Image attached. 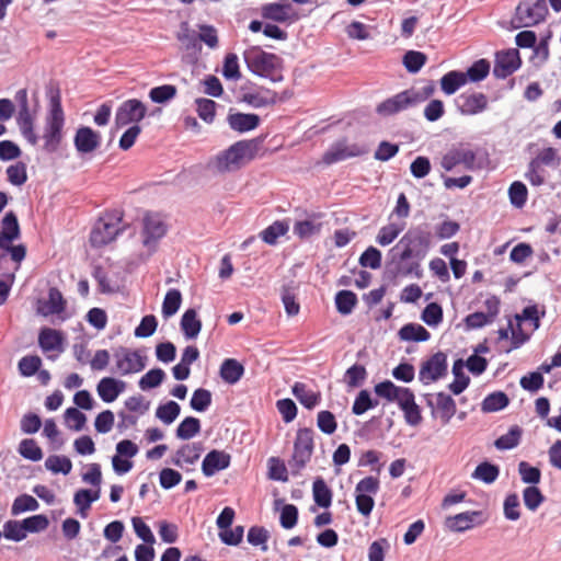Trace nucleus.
I'll list each match as a JSON object with an SVG mask.
<instances>
[{
	"mask_svg": "<svg viewBox=\"0 0 561 561\" xmlns=\"http://www.w3.org/2000/svg\"><path fill=\"white\" fill-rule=\"evenodd\" d=\"M432 244L427 225L411 227L388 252V268L400 276H422L421 261Z\"/></svg>",
	"mask_w": 561,
	"mask_h": 561,
	"instance_id": "1",
	"label": "nucleus"
},
{
	"mask_svg": "<svg viewBox=\"0 0 561 561\" xmlns=\"http://www.w3.org/2000/svg\"><path fill=\"white\" fill-rule=\"evenodd\" d=\"M243 58L253 75L273 83L284 80V60L278 55L264 51L259 46H252L244 50Z\"/></svg>",
	"mask_w": 561,
	"mask_h": 561,
	"instance_id": "2",
	"label": "nucleus"
},
{
	"mask_svg": "<svg viewBox=\"0 0 561 561\" xmlns=\"http://www.w3.org/2000/svg\"><path fill=\"white\" fill-rule=\"evenodd\" d=\"M65 114L61 106L59 89L49 91V112L45 119L43 133V150L54 153L58 150L64 138Z\"/></svg>",
	"mask_w": 561,
	"mask_h": 561,
	"instance_id": "3",
	"label": "nucleus"
},
{
	"mask_svg": "<svg viewBox=\"0 0 561 561\" xmlns=\"http://www.w3.org/2000/svg\"><path fill=\"white\" fill-rule=\"evenodd\" d=\"M489 163V153L483 148L472 149L469 145L459 144L451 147L440 160L442 168L450 172L456 167L462 165L467 171H480Z\"/></svg>",
	"mask_w": 561,
	"mask_h": 561,
	"instance_id": "4",
	"label": "nucleus"
},
{
	"mask_svg": "<svg viewBox=\"0 0 561 561\" xmlns=\"http://www.w3.org/2000/svg\"><path fill=\"white\" fill-rule=\"evenodd\" d=\"M21 237L20 224L14 211L5 213L1 220L0 230V259L9 254L11 260L18 265L26 256V247L24 244H13Z\"/></svg>",
	"mask_w": 561,
	"mask_h": 561,
	"instance_id": "5",
	"label": "nucleus"
},
{
	"mask_svg": "<svg viewBox=\"0 0 561 561\" xmlns=\"http://www.w3.org/2000/svg\"><path fill=\"white\" fill-rule=\"evenodd\" d=\"M545 314V309L539 311L537 305L527 306L520 313H516V327L512 329L511 347L506 352L519 348L527 343L531 337V333L540 328V319Z\"/></svg>",
	"mask_w": 561,
	"mask_h": 561,
	"instance_id": "6",
	"label": "nucleus"
},
{
	"mask_svg": "<svg viewBox=\"0 0 561 561\" xmlns=\"http://www.w3.org/2000/svg\"><path fill=\"white\" fill-rule=\"evenodd\" d=\"M122 221L123 211L118 209L106 211L101 216L90 233L91 247L102 248L114 241L124 231Z\"/></svg>",
	"mask_w": 561,
	"mask_h": 561,
	"instance_id": "7",
	"label": "nucleus"
},
{
	"mask_svg": "<svg viewBox=\"0 0 561 561\" xmlns=\"http://www.w3.org/2000/svg\"><path fill=\"white\" fill-rule=\"evenodd\" d=\"M548 12L546 0H522L512 19L513 27L536 26L546 20Z\"/></svg>",
	"mask_w": 561,
	"mask_h": 561,
	"instance_id": "8",
	"label": "nucleus"
},
{
	"mask_svg": "<svg viewBox=\"0 0 561 561\" xmlns=\"http://www.w3.org/2000/svg\"><path fill=\"white\" fill-rule=\"evenodd\" d=\"M314 432L311 428H299L294 442V450L288 465L293 474H299L310 461L314 449Z\"/></svg>",
	"mask_w": 561,
	"mask_h": 561,
	"instance_id": "9",
	"label": "nucleus"
},
{
	"mask_svg": "<svg viewBox=\"0 0 561 561\" xmlns=\"http://www.w3.org/2000/svg\"><path fill=\"white\" fill-rule=\"evenodd\" d=\"M113 357L115 360L114 373L121 376H127L140 373L147 365V355L144 348L131 350L119 346L114 350Z\"/></svg>",
	"mask_w": 561,
	"mask_h": 561,
	"instance_id": "10",
	"label": "nucleus"
},
{
	"mask_svg": "<svg viewBox=\"0 0 561 561\" xmlns=\"http://www.w3.org/2000/svg\"><path fill=\"white\" fill-rule=\"evenodd\" d=\"M253 144L254 140H240L217 154L213 162L216 171L225 173L239 169L245 156L251 151Z\"/></svg>",
	"mask_w": 561,
	"mask_h": 561,
	"instance_id": "11",
	"label": "nucleus"
},
{
	"mask_svg": "<svg viewBox=\"0 0 561 561\" xmlns=\"http://www.w3.org/2000/svg\"><path fill=\"white\" fill-rule=\"evenodd\" d=\"M168 224L159 213L147 211L142 217L141 238L145 248L154 250L168 233Z\"/></svg>",
	"mask_w": 561,
	"mask_h": 561,
	"instance_id": "12",
	"label": "nucleus"
},
{
	"mask_svg": "<svg viewBox=\"0 0 561 561\" xmlns=\"http://www.w3.org/2000/svg\"><path fill=\"white\" fill-rule=\"evenodd\" d=\"M14 100L19 105L16 123L22 136L28 144L35 146L38 142V136L34 130V122L28 107L27 90L20 89L14 95Z\"/></svg>",
	"mask_w": 561,
	"mask_h": 561,
	"instance_id": "13",
	"label": "nucleus"
},
{
	"mask_svg": "<svg viewBox=\"0 0 561 561\" xmlns=\"http://www.w3.org/2000/svg\"><path fill=\"white\" fill-rule=\"evenodd\" d=\"M367 148L357 144H348L346 139L333 142L322 156V162L331 165L350 158L367 153Z\"/></svg>",
	"mask_w": 561,
	"mask_h": 561,
	"instance_id": "14",
	"label": "nucleus"
},
{
	"mask_svg": "<svg viewBox=\"0 0 561 561\" xmlns=\"http://www.w3.org/2000/svg\"><path fill=\"white\" fill-rule=\"evenodd\" d=\"M447 356L437 352L424 360L419 370V380L427 386L447 375Z\"/></svg>",
	"mask_w": 561,
	"mask_h": 561,
	"instance_id": "15",
	"label": "nucleus"
},
{
	"mask_svg": "<svg viewBox=\"0 0 561 561\" xmlns=\"http://www.w3.org/2000/svg\"><path fill=\"white\" fill-rule=\"evenodd\" d=\"M456 110L463 116H473L483 113L489 107V99L482 92L466 91L455 100Z\"/></svg>",
	"mask_w": 561,
	"mask_h": 561,
	"instance_id": "16",
	"label": "nucleus"
},
{
	"mask_svg": "<svg viewBox=\"0 0 561 561\" xmlns=\"http://www.w3.org/2000/svg\"><path fill=\"white\" fill-rule=\"evenodd\" d=\"M147 106L138 99L124 101L116 110L115 125L122 128L129 124H137L145 118Z\"/></svg>",
	"mask_w": 561,
	"mask_h": 561,
	"instance_id": "17",
	"label": "nucleus"
},
{
	"mask_svg": "<svg viewBox=\"0 0 561 561\" xmlns=\"http://www.w3.org/2000/svg\"><path fill=\"white\" fill-rule=\"evenodd\" d=\"M261 16L277 23L291 24L299 19L298 13L288 0L265 3L261 7Z\"/></svg>",
	"mask_w": 561,
	"mask_h": 561,
	"instance_id": "18",
	"label": "nucleus"
},
{
	"mask_svg": "<svg viewBox=\"0 0 561 561\" xmlns=\"http://www.w3.org/2000/svg\"><path fill=\"white\" fill-rule=\"evenodd\" d=\"M522 59L516 48L501 50L495 54L493 75L497 79H506L519 69Z\"/></svg>",
	"mask_w": 561,
	"mask_h": 561,
	"instance_id": "19",
	"label": "nucleus"
},
{
	"mask_svg": "<svg viewBox=\"0 0 561 561\" xmlns=\"http://www.w3.org/2000/svg\"><path fill=\"white\" fill-rule=\"evenodd\" d=\"M427 405L432 408V416L438 417L443 425L450 422L453 416L456 414L457 405L451 396L445 392H438L435 394V403L433 402V396H426Z\"/></svg>",
	"mask_w": 561,
	"mask_h": 561,
	"instance_id": "20",
	"label": "nucleus"
},
{
	"mask_svg": "<svg viewBox=\"0 0 561 561\" xmlns=\"http://www.w3.org/2000/svg\"><path fill=\"white\" fill-rule=\"evenodd\" d=\"M414 106L412 96L407 89L380 102L376 106V113L382 117H388Z\"/></svg>",
	"mask_w": 561,
	"mask_h": 561,
	"instance_id": "21",
	"label": "nucleus"
},
{
	"mask_svg": "<svg viewBox=\"0 0 561 561\" xmlns=\"http://www.w3.org/2000/svg\"><path fill=\"white\" fill-rule=\"evenodd\" d=\"M203 453V445L199 442L182 445L171 458L172 465L185 470L192 471Z\"/></svg>",
	"mask_w": 561,
	"mask_h": 561,
	"instance_id": "22",
	"label": "nucleus"
},
{
	"mask_svg": "<svg viewBox=\"0 0 561 561\" xmlns=\"http://www.w3.org/2000/svg\"><path fill=\"white\" fill-rule=\"evenodd\" d=\"M102 142V136L91 127L80 126L73 137V146L78 153L87 154L96 150Z\"/></svg>",
	"mask_w": 561,
	"mask_h": 561,
	"instance_id": "23",
	"label": "nucleus"
},
{
	"mask_svg": "<svg viewBox=\"0 0 561 561\" xmlns=\"http://www.w3.org/2000/svg\"><path fill=\"white\" fill-rule=\"evenodd\" d=\"M38 345L44 353L56 352L55 356H48L54 359L64 352V335L58 330L44 327L38 333Z\"/></svg>",
	"mask_w": 561,
	"mask_h": 561,
	"instance_id": "24",
	"label": "nucleus"
},
{
	"mask_svg": "<svg viewBox=\"0 0 561 561\" xmlns=\"http://www.w3.org/2000/svg\"><path fill=\"white\" fill-rule=\"evenodd\" d=\"M261 118L254 113L233 112L231 108L227 115V123L233 131L239 134L254 130L259 127Z\"/></svg>",
	"mask_w": 561,
	"mask_h": 561,
	"instance_id": "25",
	"label": "nucleus"
},
{
	"mask_svg": "<svg viewBox=\"0 0 561 561\" xmlns=\"http://www.w3.org/2000/svg\"><path fill=\"white\" fill-rule=\"evenodd\" d=\"M284 100L278 93L271 89L260 88L256 91L245 92L242 101L254 108H261L275 105L278 101Z\"/></svg>",
	"mask_w": 561,
	"mask_h": 561,
	"instance_id": "26",
	"label": "nucleus"
},
{
	"mask_svg": "<svg viewBox=\"0 0 561 561\" xmlns=\"http://www.w3.org/2000/svg\"><path fill=\"white\" fill-rule=\"evenodd\" d=\"M231 457L222 450L213 449L202 462V471L206 477H213L216 472L225 470L230 466Z\"/></svg>",
	"mask_w": 561,
	"mask_h": 561,
	"instance_id": "27",
	"label": "nucleus"
},
{
	"mask_svg": "<svg viewBox=\"0 0 561 561\" xmlns=\"http://www.w3.org/2000/svg\"><path fill=\"white\" fill-rule=\"evenodd\" d=\"M125 381L113 377H104L99 381L96 391L103 402L111 403L125 391Z\"/></svg>",
	"mask_w": 561,
	"mask_h": 561,
	"instance_id": "28",
	"label": "nucleus"
},
{
	"mask_svg": "<svg viewBox=\"0 0 561 561\" xmlns=\"http://www.w3.org/2000/svg\"><path fill=\"white\" fill-rule=\"evenodd\" d=\"M399 408L404 413L405 422L411 426H416L422 422L421 409L415 402V397L412 390L405 392L404 398H401Z\"/></svg>",
	"mask_w": 561,
	"mask_h": 561,
	"instance_id": "29",
	"label": "nucleus"
},
{
	"mask_svg": "<svg viewBox=\"0 0 561 561\" xmlns=\"http://www.w3.org/2000/svg\"><path fill=\"white\" fill-rule=\"evenodd\" d=\"M481 515L482 513L477 511L459 513L453 517H448L447 524L453 531L463 533L474 527V525L480 524L477 522V518Z\"/></svg>",
	"mask_w": 561,
	"mask_h": 561,
	"instance_id": "30",
	"label": "nucleus"
},
{
	"mask_svg": "<svg viewBox=\"0 0 561 561\" xmlns=\"http://www.w3.org/2000/svg\"><path fill=\"white\" fill-rule=\"evenodd\" d=\"M244 375V366L234 358L222 360L219 369L220 378L228 385H236Z\"/></svg>",
	"mask_w": 561,
	"mask_h": 561,
	"instance_id": "31",
	"label": "nucleus"
},
{
	"mask_svg": "<svg viewBox=\"0 0 561 561\" xmlns=\"http://www.w3.org/2000/svg\"><path fill=\"white\" fill-rule=\"evenodd\" d=\"M291 392L300 402V404H302L308 410H312L321 401L320 392H316L309 389L308 386L304 382H295L291 388Z\"/></svg>",
	"mask_w": 561,
	"mask_h": 561,
	"instance_id": "32",
	"label": "nucleus"
},
{
	"mask_svg": "<svg viewBox=\"0 0 561 561\" xmlns=\"http://www.w3.org/2000/svg\"><path fill=\"white\" fill-rule=\"evenodd\" d=\"M181 330L187 340L196 339L202 330V321L197 317L195 309H187L182 314L180 321Z\"/></svg>",
	"mask_w": 561,
	"mask_h": 561,
	"instance_id": "33",
	"label": "nucleus"
},
{
	"mask_svg": "<svg viewBox=\"0 0 561 561\" xmlns=\"http://www.w3.org/2000/svg\"><path fill=\"white\" fill-rule=\"evenodd\" d=\"M375 393L378 397L385 398L386 400L392 402L396 401L398 404L401 400V398H404L405 392H410V388L399 387L396 386L390 380H385L379 383H377L374 388Z\"/></svg>",
	"mask_w": 561,
	"mask_h": 561,
	"instance_id": "34",
	"label": "nucleus"
},
{
	"mask_svg": "<svg viewBox=\"0 0 561 561\" xmlns=\"http://www.w3.org/2000/svg\"><path fill=\"white\" fill-rule=\"evenodd\" d=\"M466 84L465 72L462 71L451 70L440 78V89L447 95L456 93Z\"/></svg>",
	"mask_w": 561,
	"mask_h": 561,
	"instance_id": "35",
	"label": "nucleus"
},
{
	"mask_svg": "<svg viewBox=\"0 0 561 561\" xmlns=\"http://www.w3.org/2000/svg\"><path fill=\"white\" fill-rule=\"evenodd\" d=\"M398 336L401 341L426 342L431 333L419 323H408L399 330Z\"/></svg>",
	"mask_w": 561,
	"mask_h": 561,
	"instance_id": "36",
	"label": "nucleus"
},
{
	"mask_svg": "<svg viewBox=\"0 0 561 561\" xmlns=\"http://www.w3.org/2000/svg\"><path fill=\"white\" fill-rule=\"evenodd\" d=\"M465 362L462 359H456L453 365L454 381L448 385L449 390L454 394L462 393L469 386L470 378L465 374Z\"/></svg>",
	"mask_w": 561,
	"mask_h": 561,
	"instance_id": "37",
	"label": "nucleus"
},
{
	"mask_svg": "<svg viewBox=\"0 0 561 561\" xmlns=\"http://www.w3.org/2000/svg\"><path fill=\"white\" fill-rule=\"evenodd\" d=\"M404 221L389 222L388 225H385L379 229L378 234L376 237V242L381 247L389 245L399 237V234L404 230Z\"/></svg>",
	"mask_w": 561,
	"mask_h": 561,
	"instance_id": "38",
	"label": "nucleus"
},
{
	"mask_svg": "<svg viewBox=\"0 0 561 561\" xmlns=\"http://www.w3.org/2000/svg\"><path fill=\"white\" fill-rule=\"evenodd\" d=\"M545 164H541L537 159L533 158L528 165L527 170L524 174L525 179L533 186H541L546 183L548 178V171L545 168Z\"/></svg>",
	"mask_w": 561,
	"mask_h": 561,
	"instance_id": "39",
	"label": "nucleus"
},
{
	"mask_svg": "<svg viewBox=\"0 0 561 561\" xmlns=\"http://www.w3.org/2000/svg\"><path fill=\"white\" fill-rule=\"evenodd\" d=\"M510 404L507 394L503 391H494L489 393L481 403V410L484 413L497 412L505 409Z\"/></svg>",
	"mask_w": 561,
	"mask_h": 561,
	"instance_id": "40",
	"label": "nucleus"
},
{
	"mask_svg": "<svg viewBox=\"0 0 561 561\" xmlns=\"http://www.w3.org/2000/svg\"><path fill=\"white\" fill-rule=\"evenodd\" d=\"M66 309V301L59 289L51 287L48 290V299L44 304L42 313L44 316L59 314Z\"/></svg>",
	"mask_w": 561,
	"mask_h": 561,
	"instance_id": "41",
	"label": "nucleus"
},
{
	"mask_svg": "<svg viewBox=\"0 0 561 561\" xmlns=\"http://www.w3.org/2000/svg\"><path fill=\"white\" fill-rule=\"evenodd\" d=\"M523 431L518 425L510 427L508 432L495 439L494 446L499 450H510L519 445Z\"/></svg>",
	"mask_w": 561,
	"mask_h": 561,
	"instance_id": "42",
	"label": "nucleus"
},
{
	"mask_svg": "<svg viewBox=\"0 0 561 561\" xmlns=\"http://www.w3.org/2000/svg\"><path fill=\"white\" fill-rule=\"evenodd\" d=\"M289 226L285 221L276 220L260 232L261 239L270 244L274 245L277 243L279 237L285 236L288 232Z\"/></svg>",
	"mask_w": 561,
	"mask_h": 561,
	"instance_id": "43",
	"label": "nucleus"
},
{
	"mask_svg": "<svg viewBox=\"0 0 561 561\" xmlns=\"http://www.w3.org/2000/svg\"><path fill=\"white\" fill-rule=\"evenodd\" d=\"M358 302L357 296L351 290H340L335 295L336 310L343 314H351Z\"/></svg>",
	"mask_w": 561,
	"mask_h": 561,
	"instance_id": "44",
	"label": "nucleus"
},
{
	"mask_svg": "<svg viewBox=\"0 0 561 561\" xmlns=\"http://www.w3.org/2000/svg\"><path fill=\"white\" fill-rule=\"evenodd\" d=\"M313 500L320 507L328 508L332 503V491L322 478H317L312 484Z\"/></svg>",
	"mask_w": 561,
	"mask_h": 561,
	"instance_id": "45",
	"label": "nucleus"
},
{
	"mask_svg": "<svg viewBox=\"0 0 561 561\" xmlns=\"http://www.w3.org/2000/svg\"><path fill=\"white\" fill-rule=\"evenodd\" d=\"M180 412V404L175 401L170 400L165 403L158 405L156 410V417L159 419L164 424L169 425L178 419Z\"/></svg>",
	"mask_w": 561,
	"mask_h": 561,
	"instance_id": "46",
	"label": "nucleus"
},
{
	"mask_svg": "<svg viewBox=\"0 0 561 561\" xmlns=\"http://www.w3.org/2000/svg\"><path fill=\"white\" fill-rule=\"evenodd\" d=\"M201 432V421L194 416H186L176 428V437L187 440Z\"/></svg>",
	"mask_w": 561,
	"mask_h": 561,
	"instance_id": "47",
	"label": "nucleus"
},
{
	"mask_svg": "<svg viewBox=\"0 0 561 561\" xmlns=\"http://www.w3.org/2000/svg\"><path fill=\"white\" fill-rule=\"evenodd\" d=\"M182 304V294L176 288L167 291L162 302V314L164 318L172 317L178 312Z\"/></svg>",
	"mask_w": 561,
	"mask_h": 561,
	"instance_id": "48",
	"label": "nucleus"
},
{
	"mask_svg": "<svg viewBox=\"0 0 561 561\" xmlns=\"http://www.w3.org/2000/svg\"><path fill=\"white\" fill-rule=\"evenodd\" d=\"M500 474V469L496 465L488 461L478 465L472 473V478L478 479L486 484L493 483Z\"/></svg>",
	"mask_w": 561,
	"mask_h": 561,
	"instance_id": "49",
	"label": "nucleus"
},
{
	"mask_svg": "<svg viewBox=\"0 0 561 561\" xmlns=\"http://www.w3.org/2000/svg\"><path fill=\"white\" fill-rule=\"evenodd\" d=\"M39 503L35 497L28 494H21L16 496L11 506V514L18 516L25 512H33L38 510Z\"/></svg>",
	"mask_w": 561,
	"mask_h": 561,
	"instance_id": "50",
	"label": "nucleus"
},
{
	"mask_svg": "<svg viewBox=\"0 0 561 561\" xmlns=\"http://www.w3.org/2000/svg\"><path fill=\"white\" fill-rule=\"evenodd\" d=\"M322 224L314 220L306 219L296 221L293 228L294 234L305 240L318 234L321 231Z\"/></svg>",
	"mask_w": 561,
	"mask_h": 561,
	"instance_id": "51",
	"label": "nucleus"
},
{
	"mask_svg": "<svg viewBox=\"0 0 561 561\" xmlns=\"http://www.w3.org/2000/svg\"><path fill=\"white\" fill-rule=\"evenodd\" d=\"M508 198L514 207H524L528 198L527 186L520 181H514L508 187Z\"/></svg>",
	"mask_w": 561,
	"mask_h": 561,
	"instance_id": "52",
	"label": "nucleus"
},
{
	"mask_svg": "<svg viewBox=\"0 0 561 561\" xmlns=\"http://www.w3.org/2000/svg\"><path fill=\"white\" fill-rule=\"evenodd\" d=\"M490 72V62L486 59L474 61L465 72L466 82H479L488 77Z\"/></svg>",
	"mask_w": 561,
	"mask_h": 561,
	"instance_id": "53",
	"label": "nucleus"
},
{
	"mask_svg": "<svg viewBox=\"0 0 561 561\" xmlns=\"http://www.w3.org/2000/svg\"><path fill=\"white\" fill-rule=\"evenodd\" d=\"M45 467L53 473L68 474L72 469L71 460L66 456L51 455L45 460Z\"/></svg>",
	"mask_w": 561,
	"mask_h": 561,
	"instance_id": "54",
	"label": "nucleus"
},
{
	"mask_svg": "<svg viewBox=\"0 0 561 561\" xmlns=\"http://www.w3.org/2000/svg\"><path fill=\"white\" fill-rule=\"evenodd\" d=\"M7 180L14 186H22L27 181L26 164L18 161L5 170Z\"/></svg>",
	"mask_w": 561,
	"mask_h": 561,
	"instance_id": "55",
	"label": "nucleus"
},
{
	"mask_svg": "<svg viewBox=\"0 0 561 561\" xmlns=\"http://www.w3.org/2000/svg\"><path fill=\"white\" fill-rule=\"evenodd\" d=\"M391 545L387 538H378L374 540L367 550L368 561H385L386 554L389 552Z\"/></svg>",
	"mask_w": 561,
	"mask_h": 561,
	"instance_id": "56",
	"label": "nucleus"
},
{
	"mask_svg": "<svg viewBox=\"0 0 561 561\" xmlns=\"http://www.w3.org/2000/svg\"><path fill=\"white\" fill-rule=\"evenodd\" d=\"M427 57L424 53L417 50H409L403 56V66L410 73H417L425 65Z\"/></svg>",
	"mask_w": 561,
	"mask_h": 561,
	"instance_id": "57",
	"label": "nucleus"
},
{
	"mask_svg": "<svg viewBox=\"0 0 561 561\" xmlns=\"http://www.w3.org/2000/svg\"><path fill=\"white\" fill-rule=\"evenodd\" d=\"M213 396L208 389H196L191 398L190 405L196 412L206 411L211 404Z\"/></svg>",
	"mask_w": 561,
	"mask_h": 561,
	"instance_id": "58",
	"label": "nucleus"
},
{
	"mask_svg": "<svg viewBox=\"0 0 561 561\" xmlns=\"http://www.w3.org/2000/svg\"><path fill=\"white\" fill-rule=\"evenodd\" d=\"M42 366V359L38 355L23 356L18 363V369L21 376L31 377L35 375Z\"/></svg>",
	"mask_w": 561,
	"mask_h": 561,
	"instance_id": "59",
	"label": "nucleus"
},
{
	"mask_svg": "<svg viewBox=\"0 0 561 561\" xmlns=\"http://www.w3.org/2000/svg\"><path fill=\"white\" fill-rule=\"evenodd\" d=\"M178 89L172 84L154 87L149 92V98L153 103L163 104L175 98Z\"/></svg>",
	"mask_w": 561,
	"mask_h": 561,
	"instance_id": "60",
	"label": "nucleus"
},
{
	"mask_svg": "<svg viewBox=\"0 0 561 561\" xmlns=\"http://www.w3.org/2000/svg\"><path fill=\"white\" fill-rule=\"evenodd\" d=\"M20 455L32 461H39L43 458L42 448L32 438H25L21 440L19 445Z\"/></svg>",
	"mask_w": 561,
	"mask_h": 561,
	"instance_id": "61",
	"label": "nucleus"
},
{
	"mask_svg": "<svg viewBox=\"0 0 561 561\" xmlns=\"http://www.w3.org/2000/svg\"><path fill=\"white\" fill-rule=\"evenodd\" d=\"M382 255L380 250L375 247H368L359 256L358 263L362 267L378 270L381 267Z\"/></svg>",
	"mask_w": 561,
	"mask_h": 561,
	"instance_id": "62",
	"label": "nucleus"
},
{
	"mask_svg": "<svg viewBox=\"0 0 561 561\" xmlns=\"http://www.w3.org/2000/svg\"><path fill=\"white\" fill-rule=\"evenodd\" d=\"M421 319L430 327H437L443 322V308L437 302L428 304L422 311Z\"/></svg>",
	"mask_w": 561,
	"mask_h": 561,
	"instance_id": "63",
	"label": "nucleus"
},
{
	"mask_svg": "<svg viewBox=\"0 0 561 561\" xmlns=\"http://www.w3.org/2000/svg\"><path fill=\"white\" fill-rule=\"evenodd\" d=\"M523 500L525 506L535 512L543 503L545 496L537 486L530 485L524 489Z\"/></svg>",
	"mask_w": 561,
	"mask_h": 561,
	"instance_id": "64",
	"label": "nucleus"
}]
</instances>
